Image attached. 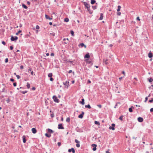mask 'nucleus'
Masks as SVG:
<instances>
[{"label": "nucleus", "mask_w": 153, "mask_h": 153, "mask_svg": "<svg viewBox=\"0 0 153 153\" xmlns=\"http://www.w3.org/2000/svg\"><path fill=\"white\" fill-rule=\"evenodd\" d=\"M103 62H105V64L107 65L108 64V62H107V60L106 59H104L103 60Z\"/></svg>", "instance_id": "obj_19"}, {"label": "nucleus", "mask_w": 153, "mask_h": 153, "mask_svg": "<svg viewBox=\"0 0 153 153\" xmlns=\"http://www.w3.org/2000/svg\"><path fill=\"white\" fill-rule=\"evenodd\" d=\"M71 33L72 36H74V32L73 30L71 31Z\"/></svg>", "instance_id": "obj_32"}, {"label": "nucleus", "mask_w": 153, "mask_h": 153, "mask_svg": "<svg viewBox=\"0 0 153 153\" xmlns=\"http://www.w3.org/2000/svg\"><path fill=\"white\" fill-rule=\"evenodd\" d=\"M46 55L47 56H49V53H47L46 54Z\"/></svg>", "instance_id": "obj_64"}, {"label": "nucleus", "mask_w": 153, "mask_h": 153, "mask_svg": "<svg viewBox=\"0 0 153 153\" xmlns=\"http://www.w3.org/2000/svg\"><path fill=\"white\" fill-rule=\"evenodd\" d=\"M138 121L140 122H142L143 121V119L141 117H139L138 118Z\"/></svg>", "instance_id": "obj_9"}, {"label": "nucleus", "mask_w": 153, "mask_h": 153, "mask_svg": "<svg viewBox=\"0 0 153 153\" xmlns=\"http://www.w3.org/2000/svg\"><path fill=\"white\" fill-rule=\"evenodd\" d=\"M6 101H7V102L8 103L10 102V100H9V99H8V100H7Z\"/></svg>", "instance_id": "obj_62"}, {"label": "nucleus", "mask_w": 153, "mask_h": 153, "mask_svg": "<svg viewBox=\"0 0 153 153\" xmlns=\"http://www.w3.org/2000/svg\"><path fill=\"white\" fill-rule=\"evenodd\" d=\"M22 6L25 9H27V7L24 4H22Z\"/></svg>", "instance_id": "obj_25"}, {"label": "nucleus", "mask_w": 153, "mask_h": 153, "mask_svg": "<svg viewBox=\"0 0 153 153\" xmlns=\"http://www.w3.org/2000/svg\"><path fill=\"white\" fill-rule=\"evenodd\" d=\"M13 47L12 46H10V49L11 50H13Z\"/></svg>", "instance_id": "obj_58"}, {"label": "nucleus", "mask_w": 153, "mask_h": 153, "mask_svg": "<svg viewBox=\"0 0 153 153\" xmlns=\"http://www.w3.org/2000/svg\"><path fill=\"white\" fill-rule=\"evenodd\" d=\"M148 97H147L145 98V100L144 101L145 102H146V101H147V100H148Z\"/></svg>", "instance_id": "obj_40"}, {"label": "nucleus", "mask_w": 153, "mask_h": 153, "mask_svg": "<svg viewBox=\"0 0 153 153\" xmlns=\"http://www.w3.org/2000/svg\"><path fill=\"white\" fill-rule=\"evenodd\" d=\"M45 17L46 19H49V20H51L52 19V18H51L49 16H48L47 15L45 14Z\"/></svg>", "instance_id": "obj_11"}, {"label": "nucleus", "mask_w": 153, "mask_h": 153, "mask_svg": "<svg viewBox=\"0 0 153 153\" xmlns=\"http://www.w3.org/2000/svg\"><path fill=\"white\" fill-rule=\"evenodd\" d=\"M149 102H153V98H152V100H149Z\"/></svg>", "instance_id": "obj_47"}, {"label": "nucleus", "mask_w": 153, "mask_h": 153, "mask_svg": "<svg viewBox=\"0 0 153 153\" xmlns=\"http://www.w3.org/2000/svg\"><path fill=\"white\" fill-rule=\"evenodd\" d=\"M75 142L77 143H79V142L76 139H75Z\"/></svg>", "instance_id": "obj_35"}, {"label": "nucleus", "mask_w": 153, "mask_h": 153, "mask_svg": "<svg viewBox=\"0 0 153 153\" xmlns=\"http://www.w3.org/2000/svg\"><path fill=\"white\" fill-rule=\"evenodd\" d=\"M123 116H122L120 117L119 118V119L121 120V121L123 120Z\"/></svg>", "instance_id": "obj_34"}, {"label": "nucleus", "mask_w": 153, "mask_h": 153, "mask_svg": "<svg viewBox=\"0 0 153 153\" xmlns=\"http://www.w3.org/2000/svg\"><path fill=\"white\" fill-rule=\"evenodd\" d=\"M11 38H18L17 37H16V36L15 37H14L13 36H12L11 37Z\"/></svg>", "instance_id": "obj_50"}, {"label": "nucleus", "mask_w": 153, "mask_h": 153, "mask_svg": "<svg viewBox=\"0 0 153 153\" xmlns=\"http://www.w3.org/2000/svg\"><path fill=\"white\" fill-rule=\"evenodd\" d=\"M103 14L102 13H101L100 15V17L99 18V19L100 20H102L103 19Z\"/></svg>", "instance_id": "obj_14"}, {"label": "nucleus", "mask_w": 153, "mask_h": 153, "mask_svg": "<svg viewBox=\"0 0 153 153\" xmlns=\"http://www.w3.org/2000/svg\"><path fill=\"white\" fill-rule=\"evenodd\" d=\"M26 137L25 135L23 136L22 137L23 142L24 143H25L26 142Z\"/></svg>", "instance_id": "obj_10"}, {"label": "nucleus", "mask_w": 153, "mask_h": 153, "mask_svg": "<svg viewBox=\"0 0 153 153\" xmlns=\"http://www.w3.org/2000/svg\"><path fill=\"white\" fill-rule=\"evenodd\" d=\"M36 29H39V27L38 25H37L36 26Z\"/></svg>", "instance_id": "obj_39"}, {"label": "nucleus", "mask_w": 153, "mask_h": 153, "mask_svg": "<svg viewBox=\"0 0 153 153\" xmlns=\"http://www.w3.org/2000/svg\"><path fill=\"white\" fill-rule=\"evenodd\" d=\"M115 125L113 123L111 124V126H110L109 127V129L110 130H112L113 131L115 130L114 127L115 126Z\"/></svg>", "instance_id": "obj_3"}, {"label": "nucleus", "mask_w": 153, "mask_h": 153, "mask_svg": "<svg viewBox=\"0 0 153 153\" xmlns=\"http://www.w3.org/2000/svg\"><path fill=\"white\" fill-rule=\"evenodd\" d=\"M66 121L68 122H69L70 121V118L69 117H68L66 119Z\"/></svg>", "instance_id": "obj_31"}, {"label": "nucleus", "mask_w": 153, "mask_h": 153, "mask_svg": "<svg viewBox=\"0 0 153 153\" xmlns=\"http://www.w3.org/2000/svg\"><path fill=\"white\" fill-rule=\"evenodd\" d=\"M90 57V55L89 53H87L84 56L85 58H88Z\"/></svg>", "instance_id": "obj_13"}, {"label": "nucleus", "mask_w": 153, "mask_h": 153, "mask_svg": "<svg viewBox=\"0 0 153 153\" xmlns=\"http://www.w3.org/2000/svg\"><path fill=\"white\" fill-rule=\"evenodd\" d=\"M152 56H153V55L152 53H149L148 54V56L149 58H152Z\"/></svg>", "instance_id": "obj_17"}, {"label": "nucleus", "mask_w": 153, "mask_h": 153, "mask_svg": "<svg viewBox=\"0 0 153 153\" xmlns=\"http://www.w3.org/2000/svg\"><path fill=\"white\" fill-rule=\"evenodd\" d=\"M97 106L100 108H101L102 107V105H98Z\"/></svg>", "instance_id": "obj_44"}, {"label": "nucleus", "mask_w": 153, "mask_h": 153, "mask_svg": "<svg viewBox=\"0 0 153 153\" xmlns=\"http://www.w3.org/2000/svg\"><path fill=\"white\" fill-rule=\"evenodd\" d=\"M53 100L54 102H56L58 103L59 102V99L57 98V97L55 96H54L53 97Z\"/></svg>", "instance_id": "obj_2"}, {"label": "nucleus", "mask_w": 153, "mask_h": 153, "mask_svg": "<svg viewBox=\"0 0 153 153\" xmlns=\"http://www.w3.org/2000/svg\"><path fill=\"white\" fill-rule=\"evenodd\" d=\"M54 54L53 53H52L51 54V56H54Z\"/></svg>", "instance_id": "obj_51"}, {"label": "nucleus", "mask_w": 153, "mask_h": 153, "mask_svg": "<svg viewBox=\"0 0 153 153\" xmlns=\"http://www.w3.org/2000/svg\"><path fill=\"white\" fill-rule=\"evenodd\" d=\"M58 128L59 129H64V128L62 126V125L61 124H59L58 126Z\"/></svg>", "instance_id": "obj_6"}, {"label": "nucleus", "mask_w": 153, "mask_h": 153, "mask_svg": "<svg viewBox=\"0 0 153 153\" xmlns=\"http://www.w3.org/2000/svg\"><path fill=\"white\" fill-rule=\"evenodd\" d=\"M32 89L33 90H35L36 89V88L35 87H33L32 88Z\"/></svg>", "instance_id": "obj_59"}, {"label": "nucleus", "mask_w": 153, "mask_h": 153, "mask_svg": "<svg viewBox=\"0 0 153 153\" xmlns=\"http://www.w3.org/2000/svg\"><path fill=\"white\" fill-rule=\"evenodd\" d=\"M13 85L14 87L16 86V82H14L13 84Z\"/></svg>", "instance_id": "obj_45"}, {"label": "nucleus", "mask_w": 153, "mask_h": 153, "mask_svg": "<svg viewBox=\"0 0 153 153\" xmlns=\"http://www.w3.org/2000/svg\"><path fill=\"white\" fill-rule=\"evenodd\" d=\"M2 44H3L4 45H5V42L4 41H2Z\"/></svg>", "instance_id": "obj_57"}, {"label": "nucleus", "mask_w": 153, "mask_h": 153, "mask_svg": "<svg viewBox=\"0 0 153 153\" xmlns=\"http://www.w3.org/2000/svg\"><path fill=\"white\" fill-rule=\"evenodd\" d=\"M51 117H54V114H51Z\"/></svg>", "instance_id": "obj_52"}, {"label": "nucleus", "mask_w": 153, "mask_h": 153, "mask_svg": "<svg viewBox=\"0 0 153 153\" xmlns=\"http://www.w3.org/2000/svg\"><path fill=\"white\" fill-rule=\"evenodd\" d=\"M69 21V19L68 18H66L64 19V21L66 22H68Z\"/></svg>", "instance_id": "obj_27"}, {"label": "nucleus", "mask_w": 153, "mask_h": 153, "mask_svg": "<svg viewBox=\"0 0 153 153\" xmlns=\"http://www.w3.org/2000/svg\"><path fill=\"white\" fill-rule=\"evenodd\" d=\"M48 132L50 133H53V131L51 129L49 128L48 129Z\"/></svg>", "instance_id": "obj_15"}, {"label": "nucleus", "mask_w": 153, "mask_h": 153, "mask_svg": "<svg viewBox=\"0 0 153 153\" xmlns=\"http://www.w3.org/2000/svg\"><path fill=\"white\" fill-rule=\"evenodd\" d=\"M84 101L85 100L83 98L82 99V101H80L79 103L82 104V105H83L85 104Z\"/></svg>", "instance_id": "obj_12"}, {"label": "nucleus", "mask_w": 153, "mask_h": 153, "mask_svg": "<svg viewBox=\"0 0 153 153\" xmlns=\"http://www.w3.org/2000/svg\"><path fill=\"white\" fill-rule=\"evenodd\" d=\"M31 74L32 75H33V71H32L31 72Z\"/></svg>", "instance_id": "obj_63"}, {"label": "nucleus", "mask_w": 153, "mask_h": 153, "mask_svg": "<svg viewBox=\"0 0 153 153\" xmlns=\"http://www.w3.org/2000/svg\"><path fill=\"white\" fill-rule=\"evenodd\" d=\"M92 8L93 9L95 10L97 9V6H92Z\"/></svg>", "instance_id": "obj_30"}, {"label": "nucleus", "mask_w": 153, "mask_h": 153, "mask_svg": "<svg viewBox=\"0 0 153 153\" xmlns=\"http://www.w3.org/2000/svg\"><path fill=\"white\" fill-rule=\"evenodd\" d=\"M85 107L86 108H89V109H90L91 108V107L90 105L89 104H88V105H85Z\"/></svg>", "instance_id": "obj_16"}, {"label": "nucleus", "mask_w": 153, "mask_h": 153, "mask_svg": "<svg viewBox=\"0 0 153 153\" xmlns=\"http://www.w3.org/2000/svg\"><path fill=\"white\" fill-rule=\"evenodd\" d=\"M57 144L58 146H60L61 145V143L60 142H58Z\"/></svg>", "instance_id": "obj_55"}, {"label": "nucleus", "mask_w": 153, "mask_h": 153, "mask_svg": "<svg viewBox=\"0 0 153 153\" xmlns=\"http://www.w3.org/2000/svg\"><path fill=\"white\" fill-rule=\"evenodd\" d=\"M52 76V73H50L48 74V76L49 77H51Z\"/></svg>", "instance_id": "obj_29"}, {"label": "nucleus", "mask_w": 153, "mask_h": 153, "mask_svg": "<svg viewBox=\"0 0 153 153\" xmlns=\"http://www.w3.org/2000/svg\"><path fill=\"white\" fill-rule=\"evenodd\" d=\"M121 13L120 12H118L117 13V15L118 16H120L121 15Z\"/></svg>", "instance_id": "obj_41"}, {"label": "nucleus", "mask_w": 153, "mask_h": 153, "mask_svg": "<svg viewBox=\"0 0 153 153\" xmlns=\"http://www.w3.org/2000/svg\"><path fill=\"white\" fill-rule=\"evenodd\" d=\"M32 131L33 134H35L36 133L37 131L36 129L35 128H33L31 129Z\"/></svg>", "instance_id": "obj_8"}, {"label": "nucleus", "mask_w": 153, "mask_h": 153, "mask_svg": "<svg viewBox=\"0 0 153 153\" xmlns=\"http://www.w3.org/2000/svg\"><path fill=\"white\" fill-rule=\"evenodd\" d=\"M10 80L12 82H14V79L13 78L10 79Z\"/></svg>", "instance_id": "obj_46"}, {"label": "nucleus", "mask_w": 153, "mask_h": 153, "mask_svg": "<svg viewBox=\"0 0 153 153\" xmlns=\"http://www.w3.org/2000/svg\"><path fill=\"white\" fill-rule=\"evenodd\" d=\"M76 146L78 148L79 147H80V144H79V143H77L76 145Z\"/></svg>", "instance_id": "obj_36"}, {"label": "nucleus", "mask_w": 153, "mask_h": 153, "mask_svg": "<svg viewBox=\"0 0 153 153\" xmlns=\"http://www.w3.org/2000/svg\"><path fill=\"white\" fill-rule=\"evenodd\" d=\"M11 39V40L12 41H14L15 42H16L17 39Z\"/></svg>", "instance_id": "obj_38"}, {"label": "nucleus", "mask_w": 153, "mask_h": 153, "mask_svg": "<svg viewBox=\"0 0 153 153\" xmlns=\"http://www.w3.org/2000/svg\"><path fill=\"white\" fill-rule=\"evenodd\" d=\"M72 72V71L71 70H70V71H69L68 73H71Z\"/></svg>", "instance_id": "obj_61"}, {"label": "nucleus", "mask_w": 153, "mask_h": 153, "mask_svg": "<svg viewBox=\"0 0 153 153\" xmlns=\"http://www.w3.org/2000/svg\"><path fill=\"white\" fill-rule=\"evenodd\" d=\"M132 108H134V107H131V108H129V111L130 112H132L133 111Z\"/></svg>", "instance_id": "obj_21"}, {"label": "nucleus", "mask_w": 153, "mask_h": 153, "mask_svg": "<svg viewBox=\"0 0 153 153\" xmlns=\"http://www.w3.org/2000/svg\"><path fill=\"white\" fill-rule=\"evenodd\" d=\"M69 82L68 81H66L65 82H63V84L65 85V88H68V87L69 86Z\"/></svg>", "instance_id": "obj_1"}, {"label": "nucleus", "mask_w": 153, "mask_h": 153, "mask_svg": "<svg viewBox=\"0 0 153 153\" xmlns=\"http://www.w3.org/2000/svg\"><path fill=\"white\" fill-rule=\"evenodd\" d=\"M83 117V116L82 115V114H80L78 116V117L80 118H82Z\"/></svg>", "instance_id": "obj_28"}, {"label": "nucleus", "mask_w": 153, "mask_h": 153, "mask_svg": "<svg viewBox=\"0 0 153 153\" xmlns=\"http://www.w3.org/2000/svg\"><path fill=\"white\" fill-rule=\"evenodd\" d=\"M16 76L18 79H19L20 78V76L19 75H16Z\"/></svg>", "instance_id": "obj_43"}, {"label": "nucleus", "mask_w": 153, "mask_h": 153, "mask_svg": "<svg viewBox=\"0 0 153 153\" xmlns=\"http://www.w3.org/2000/svg\"><path fill=\"white\" fill-rule=\"evenodd\" d=\"M149 82H152L153 81V79L152 78H150L149 79Z\"/></svg>", "instance_id": "obj_33"}, {"label": "nucleus", "mask_w": 153, "mask_h": 153, "mask_svg": "<svg viewBox=\"0 0 153 153\" xmlns=\"http://www.w3.org/2000/svg\"><path fill=\"white\" fill-rule=\"evenodd\" d=\"M137 20L138 21H140V19L139 17H137Z\"/></svg>", "instance_id": "obj_53"}, {"label": "nucleus", "mask_w": 153, "mask_h": 153, "mask_svg": "<svg viewBox=\"0 0 153 153\" xmlns=\"http://www.w3.org/2000/svg\"><path fill=\"white\" fill-rule=\"evenodd\" d=\"M84 4L87 8H89L90 7V5L86 2H83Z\"/></svg>", "instance_id": "obj_4"}, {"label": "nucleus", "mask_w": 153, "mask_h": 153, "mask_svg": "<svg viewBox=\"0 0 153 153\" xmlns=\"http://www.w3.org/2000/svg\"><path fill=\"white\" fill-rule=\"evenodd\" d=\"M45 135L48 137H50L51 136V135L50 134H48L47 133L45 134Z\"/></svg>", "instance_id": "obj_22"}, {"label": "nucleus", "mask_w": 153, "mask_h": 153, "mask_svg": "<svg viewBox=\"0 0 153 153\" xmlns=\"http://www.w3.org/2000/svg\"><path fill=\"white\" fill-rule=\"evenodd\" d=\"M27 86L28 88H30V85L29 83L27 82Z\"/></svg>", "instance_id": "obj_23"}, {"label": "nucleus", "mask_w": 153, "mask_h": 153, "mask_svg": "<svg viewBox=\"0 0 153 153\" xmlns=\"http://www.w3.org/2000/svg\"><path fill=\"white\" fill-rule=\"evenodd\" d=\"M80 45L82 47H83V46H84L85 48H86V46L83 43H82L80 44Z\"/></svg>", "instance_id": "obj_26"}, {"label": "nucleus", "mask_w": 153, "mask_h": 153, "mask_svg": "<svg viewBox=\"0 0 153 153\" xmlns=\"http://www.w3.org/2000/svg\"><path fill=\"white\" fill-rule=\"evenodd\" d=\"M21 32V31L20 30L19 31H18V32L16 33V35H17L18 34H19V33H20Z\"/></svg>", "instance_id": "obj_42"}, {"label": "nucleus", "mask_w": 153, "mask_h": 153, "mask_svg": "<svg viewBox=\"0 0 153 153\" xmlns=\"http://www.w3.org/2000/svg\"><path fill=\"white\" fill-rule=\"evenodd\" d=\"M20 69H23V66L22 65H21L20 67Z\"/></svg>", "instance_id": "obj_49"}, {"label": "nucleus", "mask_w": 153, "mask_h": 153, "mask_svg": "<svg viewBox=\"0 0 153 153\" xmlns=\"http://www.w3.org/2000/svg\"><path fill=\"white\" fill-rule=\"evenodd\" d=\"M27 4H28L29 5V4H30V2H29V1H27Z\"/></svg>", "instance_id": "obj_60"}, {"label": "nucleus", "mask_w": 153, "mask_h": 153, "mask_svg": "<svg viewBox=\"0 0 153 153\" xmlns=\"http://www.w3.org/2000/svg\"><path fill=\"white\" fill-rule=\"evenodd\" d=\"M68 151L69 152H72L73 153H75V151L74 148H72L71 149H68Z\"/></svg>", "instance_id": "obj_7"}, {"label": "nucleus", "mask_w": 153, "mask_h": 153, "mask_svg": "<svg viewBox=\"0 0 153 153\" xmlns=\"http://www.w3.org/2000/svg\"><path fill=\"white\" fill-rule=\"evenodd\" d=\"M96 2L95 0H91V3L92 4H93Z\"/></svg>", "instance_id": "obj_18"}, {"label": "nucleus", "mask_w": 153, "mask_h": 153, "mask_svg": "<svg viewBox=\"0 0 153 153\" xmlns=\"http://www.w3.org/2000/svg\"><path fill=\"white\" fill-rule=\"evenodd\" d=\"M91 146L93 147L92 149V150L95 151L96 150V147L97 146V145L94 144H93Z\"/></svg>", "instance_id": "obj_5"}, {"label": "nucleus", "mask_w": 153, "mask_h": 153, "mask_svg": "<svg viewBox=\"0 0 153 153\" xmlns=\"http://www.w3.org/2000/svg\"><path fill=\"white\" fill-rule=\"evenodd\" d=\"M8 62V59L6 58L5 59V62L7 63Z\"/></svg>", "instance_id": "obj_48"}, {"label": "nucleus", "mask_w": 153, "mask_h": 153, "mask_svg": "<svg viewBox=\"0 0 153 153\" xmlns=\"http://www.w3.org/2000/svg\"><path fill=\"white\" fill-rule=\"evenodd\" d=\"M88 10V11L89 12V13L90 14L92 13V12L90 11V8H87Z\"/></svg>", "instance_id": "obj_37"}, {"label": "nucleus", "mask_w": 153, "mask_h": 153, "mask_svg": "<svg viewBox=\"0 0 153 153\" xmlns=\"http://www.w3.org/2000/svg\"><path fill=\"white\" fill-rule=\"evenodd\" d=\"M121 8V7L119 5L117 7V11L118 12H119L120 10V8Z\"/></svg>", "instance_id": "obj_24"}, {"label": "nucleus", "mask_w": 153, "mask_h": 153, "mask_svg": "<svg viewBox=\"0 0 153 153\" xmlns=\"http://www.w3.org/2000/svg\"><path fill=\"white\" fill-rule=\"evenodd\" d=\"M94 123L95 124L97 125L98 126H99L100 124V123L99 122L96 121H95Z\"/></svg>", "instance_id": "obj_20"}, {"label": "nucleus", "mask_w": 153, "mask_h": 153, "mask_svg": "<svg viewBox=\"0 0 153 153\" xmlns=\"http://www.w3.org/2000/svg\"><path fill=\"white\" fill-rule=\"evenodd\" d=\"M50 80L51 81H53V79L51 77H50Z\"/></svg>", "instance_id": "obj_56"}, {"label": "nucleus", "mask_w": 153, "mask_h": 153, "mask_svg": "<svg viewBox=\"0 0 153 153\" xmlns=\"http://www.w3.org/2000/svg\"><path fill=\"white\" fill-rule=\"evenodd\" d=\"M150 111L151 112H152L153 111V108L150 109Z\"/></svg>", "instance_id": "obj_54"}]
</instances>
